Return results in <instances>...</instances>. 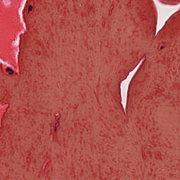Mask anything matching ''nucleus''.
Returning a JSON list of instances; mask_svg holds the SVG:
<instances>
[{"label":"nucleus","instance_id":"f257e3e1","mask_svg":"<svg viewBox=\"0 0 180 180\" xmlns=\"http://www.w3.org/2000/svg\"><path fill=\"white\" fill-rule=\"evenodd\" d=\"M6 72H8V74H10L11 75H12V74H13V71L12 70V69H11V68H6Z\"/></svg>","mask_w":180,"mask_h":180},{"label":"nucleus","instance_id":"f03ea898","mask_svg":"<svg viewBox=\"0 0 180 180\" xmlns=\"http://www.w3.org/2000/svg\"><path fill=\"white\" fill-rule=\"evenodd\" d=\"M28 9L30 12H32V9H33V6H30Z\"/></svg>","mask_w":180,"mask_h":180},{"label":"nucleus","instance_id":"7ed1b4c3","mask_svg":"<svg viewBox=\"0 0 180 180\" xmlns=\"http://www.w3.org/2000/svg\"><path fill=\"white\" fill-rule=\"evenodd\" d=\"M164 48V46H161V49H163Z\"/></svg>","mask_w":180,"mask_h":180}]
</instances>
